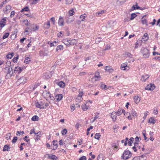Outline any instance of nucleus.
Wrapping results in <instances>:
<instances>
[{
	"label": "nucleus",
	"mask_w": 160,
	"mask_h": 160,
	"mask_svg": "<svg viewBox=\"0 0 160 160\" xmlns=\"http://www.w3.org/2000/svg\"><path fill=\"white\" fill-rule=\"evenodd\" d=\"M131 153L129 151L126 150L124 152L121 157L123 159L127 160L129 158V156H131Z\"/></svg>",
	"instance_id": "1"
},
{
	"label": "nucleus",
	"mask_w": 160,
	"mask_h": 160,
	"mask_svg": "<svg viewBox=\"0 0 160 160\" xmlns=\"http://www.w3.org/2000/svg\"><path fill=\"white\" fill-rule=\"evenodd\" d=\"M27 79L26 77H22L19 79H18L16 82V84L18 85L20 84L23 85L26 82Z\"/></svg>",
	"instance_id": "2"
},
{
	"label": "nucleus",
	"mask_w": 160,
	"mask_h": 160,
	"mask_svg": "<svg viewBox=\"0 0 160 160\" xmlns=\"http://www.w3.org/2000/svg\"><path fill=\"white\" fill-rule=\"evenodd\" d=\"M142 52L143 54V56L144 58H148L150 55V52L149 50L147 48H143L142 50Z\"/></svg>",
	"instance_id": "3"
},
{
	"label": "nucleus",
	"mask_w": 160,
	"mask_h": 160,
	"mask_svg": "<svg viewBox=\"0 0 160 160\" xmlns=\"http://www.w3.org/2000/svg\"><path fill=\"white\" fill-rule=\"evenodd\" d=\"M47 156L48 157L47 158L51 159L52 160H58V157L55 155L47 154L44 155L45 157H46Z\"/></svg>",
	"instance_id": "4"
},
{
	"label": "nucleus",
	"mask_w": 160,
	"mask_h": 160,
	"mask_svg": "<svg viewBox=\"0 0 160 160\" xmlns=\"http://www.w3.org/2000/svg\"><path fill=\"white\" fill-rule=\"evenodd\" d=\"M155 86L153 84L150 83L147 85L145 88V89L146 90H153L155 88Z\"/></svg>",
	"instance_id": "5"
},
{
	"label": "nucleus",
	"mask_w": 160,
	"mask_h": 160,
	"mask_svg": "<svg viewBox=\"0 0 160 160\" xmlns=\"http://www.w3.org/2000/svg\"><path fill=\"white\" fill-rule=\"evenodd\" d=\"M6 20L5 18H3L1 21H0V27L1 28L3 27L6 25Z\"/></svg>",
	"instance_id": "6"
},
{
	"label": "nucleus",
	"mask_w": 160,
	"mask_h": 160,
	"mask_svg": "<svg viewBox=\"0 0 160 160\" xmlns=\"http://www.w3.org/2000/svg\"><path fill=\"white\" fill-rule=\"evenodd\" d=\"M58 24L61 26H63L64 25V19L63 18L60 16L58 22Z\"/></svg>",
	"instance_id": "7"
},
{
	"label": "nucleus",
	"mask_w": 160,
	"mask_h": 160,
	"mask_svg": "<svg viewBox=\"0 0 160 160\" xmlns=\"http://www.w3.org/2000/svg\"><path fill=\"white\" fill-rule=\"evenodd\" d=\"M117 113L116 112H113L110 114V116L112 119L113 121H114L116 120Z\"/></svg>",
	"instance_id": "8"
},
{
	"label": "nucleus",
	"mask_w": 160,
	"mask_h": 160,
	"mask_svg": "<svg viewBox=\"0 0 160 160\" xmlns=\"http://www.w3.org/2000/svg\"><path fill=\"white\" fill-rule=\"evenodd\" d=\"M41 132H38L36 133H35V139L36 141H38L40 139V138L41 137Z\"/></svg>",
	"instance_id": "9"
},
{
	"label": "nucleus",
	"mask_w": 160,
	"mask_h": 160,
	"mask_svg": "<svg viewBox=\"0 0 160 160\" xmlns=\"http://www.w3.org/2000/svg\"><path fill=\"white\" fill-rule=\"evenodd\" d=\"M5 70H8V72L7 74L6 75V76L7 77H11L12 76V75L11 74V72L12 70V68H11L10 67L9 68H5Z\"/></svg>",
	"instance_id": "10"
},
{
	"label": "nucleus",
	"mask_w": 160,
	"mask_h": 160,
	"mask_svg": "<svg viewBox=\"0 0 160 160\" xmlns=\"http://www.w3.org/2000/svg\"><path fill=\"white\" fill-rule=\"evenodd\" d=\"M148 39V34L147 33H145L142 37V41L146 42Z\"/></svg>",
	"instance_id": "11"
},
{
	"label": "nucleus",
	"mask_w": 160,
	"mask_h": 160,
	"mask_svg": "<svg viewBox=\"0 0 160 160\" xmlns=\"http://www.w3.org/2000/svg\"><path fill=\"white\" fill-rule=\"evenodd\" d=\"M22 69L19 67H15V68L14 72L15 73H20L22 71Z\"/></svg>",
	"instance_id": "12"
},
{
	"label": "nucleus",
	"mask_w": 160,
	"mask_h": 160,
	"mask_svg": "<svg viewBox=\"0 0 160 160\" xmlns=\"http://www.w3.org/2000/svg\"><path fill=\"white\" fill-rule=\"evenodd\" d=\"M149 76L148 74L143 75L142 76L141 79L142 81L145 82L146 79L149 78Z\"/></svg>",
	"instance_id": "13"
},
{
	"label": "nucleus",
	"mask_w": 160,
	"mask_h": 160,
	"mask_svg": "<svg viewBox=\"0 0 160 160\" xmlns=\"http://www.w3.org/2000/svg\"><path fill=\"white\" fill-rule=\"evenodd\" d=\"M57 141L56 140H54L53 141V145L54 147V148L53 149V150H56L58 147V144L57 143Z\"/></svg>",
	"instance_id": "14"
},
{
	"label": "nucleus",
	"mask_w": 160,
	"mask_h": 160,
	"mask_svg": "<svg viewBox=\"0 0 160 160\" xmlns=\"http://www.w3.org/2000/svg\"><path fill=\"white\" fill-rule=\"evenodd\" d=\"M50 27V21H48L44 24V27L45 29H48Z\"/></svg>",
	"instance_id": "15"
},
{
	"label": "nucleus",
	"mask_w": 160,
	"mask_h": 160,
	"mask_svg": "<svg viewBox=\"0 0 160 160\" xmlns=\"http://www.w3.org/2000/svg\"><path fill=\"white\" fill-rule=\"evenodd\" d=\"M57 101H61L62 98V94H59L56 96Z\"/></svg>",
	"instance_id": "16"
},
{
	"label": "nucleus",
	"mask_w": 160,
	"mask_h": 160,
	"mask_svg": "<svg viewBox=\"0 0 160 160\" xmlns=\"http://www.w3.org/2000/svg\"><path fill=\"white\" fill-rule=\"evenodd\" d=\"M63 42L67 46L70 45V39H64L63 40Z\"/></svg>",
	"instance_id": "17"
},
{
	"label": "nucleus",
	"mask_w": 160,
	"mask_h": 160,
	"mask_svg": "<svg viewBox=\"0 0 160 160\" xmlns=\"http://www.w3.org/2000/svg\"><path fill=\"white\" fill-rule=\"evenodd\" d=\"M100 78V77L99 75V72H96L94 76L92 77V78H97V79H95V80L97 81L98 80V78Z\"/></svg>",
	"instance_id": "18"
},
{
	"label": "nucleus",
	"mask_w": 160,
	"mask_h": 160,
	"mask_svg": "<svg viewBox=\"0 0 160 160\" xmlns=\"http://www.w3.org/2000/svg\"><path fill=\"white\" fill-rule=\"evenodd\" d=\"M134 101L136 104L138 103L140 100V98L138 96H134Z\"/></svg>",
	"instance_id": "19"
},
{
	"label": "nucleus",
	"mask_w": 160,
	"mask_h": 160,
	"mask_svg": "<svg viewBox=\"0 0 160 160\" xmlns=\"http://www.w3.org/2000/svg\"><path fill=\"white\" fill-rule=\"evenodd\" d=\"M87 15L86 14H84L83 15H81L80 17V18L81 19V21H84L85 20V18H87Z\"/></svg>",
	"instance_id": "20"
},
{
	"label": "nucleus",
	"mask_w": 160,
	"mask_h": 160,
	"mask_svg": "<svg viewBox=\"0 0 160 160\" xmlns=\"http://www.w3.org/2000/svg\"><path fill=\"white\" fill-rule=\"evenodd\" d=\"M70 39V45H73L77 43V41L75 39H72L71 40V39Z\"/></svg>",
	"instance_id": "21"
},
{
	"label": "nucleus",
	"mask_w": 160,
	"mask_h": 160,
	"mask_svg": "<svg viewBox=\"0 0 160 160\" xmlns=\"http://www.w3.org/2000/svg\"><path fill=\"white\" fill-rule=\"evenodd\" d=\"M10 148L8 145H5L3 147V151H8L10 150Z\"/></svg>",
	"instance_id": "22"
},
{
	"label": "nucleus",
	"mask_w": 160,
	"mask_h": 160,
	"mask_svg": "<svg viewBox=\"0 0 160 160\" xmlns=\"http://www.w3.org/2000/svg\"><path fill=\"white\" fill-rule=\"evenodd\" d=\"M106 70L107 71L109 72H112L113 71V70L110 67L107 66L106 67Z\"/></svg>",
	"instance_id": "23"
},
{
	"label": "nucleus",
	"mask_w": 160,
	"mask_h": 160,
	"mask_svg": "<svg viewBox=\"0 0 160 160\" xmlns=\"http://www.w3.org/2000/svg\"><path fill=\"white\" fill-rule=\"evenodd\" d=\"M105 12L104 10H101L99 12L96 13V15L97 16H101V15L104 13Z\"/></svg>",
	"instance_id": "24"
},
{
	"label": "nucleus",
	"mask_w": 160,
	"mask_h": 160,
	"mask_svg": "<svg viewBox=\"0 0 160 160\" xmlns=\"http://www.w3.org/2000/svg\"><path fill=\"white\" fill-rule=\"evenodd\" d=\"M145 16H143L142 18V23L143 24H147V21L146 19L144 18V17H145Z\"/></svg>",
	"instance_id": "25"
},
{
	"label": "nucleus",
	"mask_w": 160,
	"mask_h": 160,
	"mask_svg": "<svg viewBox=\"0 0 160 160\" xmlns=\"http://www.w3.org/2000/svg\"><path fill=\"white\" fill-rule=\"evenodd\" d=\"M63 140L62 139H61L59 141V143L60 145H63V143L64 146H65L67 145V143L66 142L67 141H65L64 142H63Z\"/></svg>",
	"instance_id": "26"
},
{
	"label": "nucleus",
	"mask_w": 160,
	"mask_h": 160,
	"mask_svg": "<svg viewBox=\"0 0 160 160\" xmlns=\"http://www.w3.org/2000/svg\"><path fill=\"white\" fill-rule=\"evenodd\" d=\"M156 120H154L153 118L151 117L150 118L148 122L150 123L154 124L155 123Z\"/></svg>",
	"instance_id": "27"
},
{
	"label": "nucleus",
	"mask_w": 160,
	"mask_h": 160,
	"mask_svg": "<svg viewBox=\"0 0 160 160\" xmlns=\"http://www.w3.org/2000/svg\"><path fill=\"white\" fill-rule=\"evenodd\" d=\"M39 118L37 115H34L31 118L32 121H38L39 120Z\"/></svg>",
	"instance_id": "28"
},
{
	"label": "nucleus",
	"mask_w": 160,
	"mask_h": 160,
	"mask_svg": "<svg viewBox=\"0 0 160 160\" xmlns=\"http://www.w3.org/2000/svg\"><path fill=\"white\" fill-rule=\"evenodd\" d=\"M58 85L61 88H63L65 86V84L62 81H60L58 83Z\"/></svg>",
	"instance_id": "29"
},
{
	"label": "nucleus",
	"mask_w": 160,
	"mask_h": 160,
	"mask_svg": "<svg viewBox=\"0 0 160 160\" xmlns=\"http://www.w3.org/2000/svg\"><path fill=\"white\" fill-rule=\"evenodd\" d=\"M14 53L13 52H12V53H9L8 55H7L6 57L8 59H11L14 56Z\"/></svg>",
	"instance_id": "30"
},
{
	"label": "nucleus",
	"mask_w": 160,
	"mask_h": 160,
	"mask_svg": "<svg viewBox=\"0 0 160 160\" xmlns=\"http://www.w3.org/2000/svg\"><path fill=\"white\" fill-rule=\"evenodd\" d=\"M82 109L84 111H85L88 109V106L86 104H83L81 106Z\"/></svg>",
	"instance_id": "31"
},
{
	"label": "nucleus",
	"mask_w": 160,
	"mask_h": 160,
	"mask_svg": "<svg viewBox=\"0 0 160 160\" xmlns=\"http://www.w3.org/2000/svg\"><path fill=\"white\" fill-rule=\"evenodd\" d=\"M122 108H120L118 110L117 112H116V113L118 116H120L122 113Z\"/></svg>",
	"instance_id": "32"
},
{
	"label": "nucleus",
	"mask_w": 160,
	"mask_h": 160,
	"mask_svg": "<svg viewBox=\"0 0 160 160\" xmlns=\"http://www.w3.org/2000/svg\"><path fill=\"white\" fill-rule=\"evenodd\" d=\"M100 136L101 135L100 133H96L95 135L94 138L95 139H97L98 140H99V138H100Z\"/></svg>",
	"instance_id": "33"
},
{
	"label": "nucleus",
	"mask_w": 160,
	"mask_h": 160,
	"mask_svg": "<svg viewBox=\"0 0 160 160\" xmlns=\"http://www.w3.org/2000/svg\"><path fill=\"white\" fill-rule=\"evenodd\" d=\"M63 49V46L62 45H59L57 47V48L56 49V51H58V50H62Z\"/></svg>",
	"instance_id": "34"
},
{
	"label": "nucleus",
	"mask_w": 160,
	"mask_h": 160,
	"mask_svg": "<svg viewBox=\"0 0 160 160\" xmlns=\"http://www.w3.org/2000/svg\"><path fill=\"white\" fill-rule=\"evenodd\" d=\"M40 85V83L39 82H36L34 86H33V90H34L38 86Z\"/></svg>",
	"instance_id": "35"
},
{
	"label": "nucleus",
	"mask_w": 160,
	"mask_h": 160,
	"mask_svg": "<svg viewBox=\"0 0 160 160\" xmlns=\"http://www.w3.org/2000/svg\"><path fill=\"white\" fill-rule=\"evenodd\" d=\"M137 16V15L135 13H132L131 15V17L130 18V20H133Z\"/></svg>",
	"instance_id": "36"
},
{
	"label": "nucleus",
	"mask_w": 160,
	"mask_h": 160,
	"mask_svg": "<svg viewBox=\"0 0 160 160\" xmlns=\"http://www.w3.org/2000/svg\"><path fill=\"white\" fill-rule=\"evenodd\" d=\"M67 132V130L66 129H63L61 133L62 135H63L66 134Z\"/></svg>",
	"instance_id": "37"
},
{
	"label": "nucleus",
	"mask_w": 160,
	"mask_h": 160,
	"mask_svg": "<svg viewBox=\"0 0 160 160\" xmlns=\"http://www.w3.org/2000/svg\"><path fill=\"white\" fill-rule=\"evenodd\" d=\"M40 0H33L31 3L32 5L36 4L40 1Z\"/></svg>",
	"instance_id": "38"
},
{
	"label": "nucleus",
	"mask_w": 160,
	"mask_h": 160,
	"mask_svg": "<svg viewBox=\"0 0 160 160\" xmlns=\"http://www.w3.org/2000/svg\"><path fill=\"white\" fill-rule=\"evenodd\" d=\"M17 140H18L17 137H14L13 139H12V142L13 143H15L17 141Z\"/></svg>",
	"instance_id": "39"
},
{
	"label": "nucleus",
	"mask_w": 160,
	"mask_h": 160,
	"mask_svg": "<svg viewBox=\"0 0 160 160\" xmlns=\"http://www.w3.org/2000/svg\"><path fill=\"white\" fill-rule=\"evenodd\" d=\"M24 133V132L23 131H17L16 132V134L17 136L23 134Z\"/></svg>",
	"instance_id": "40"
},
{
	"label": "nucleus",
	"mask_w": 160,
	"mask_h": 160,
	"mask_svg": "<svg viewBox=\"0 0 160 160\" xmlns=\"http://www.w3.org/2000/svg\"><path fill=\"white\" fill-rule=\"evenodd\" d=\"M9 35V33L8 32L6 33L3 36L2 38L5 39L7 38Z\"/></svg>",
	"instance_id": "41"
},
{
	"label": "nucleus",
	"mask_w": 160,
	"mask_h": 160,
	"mask_svg": "<svg viewBox=\"0 0 160 160\" xmlns=\"http://www.w3.org/2000/svg\"><path fill=\"white\" fill-rule=\"evenodd\" d=\"M73 0H65L66 4H71Z\"/></svg>",
	"instance_id": "42"
},
{
	"label": "nucleus",
	"mask_w": 160,
	"mask_h": 160,
	"mask_svg": "<svg viewBox=\"0 0 160 160\" xmlns=\"http://www.w3.org/2000/svg\"><path fill=\"white\" fill-rule=\"evenodd\" d=\"M131 114H132V115L133 117H135L136 116L137 113H136V112L135 110L132 109V110Z\"/></svg>",
	"instance_id": "43"
},
{
	"label": "nucleus",
	"mask_w": 160,
	"mask_h": 160,
	"mask_svg": "<svg viewBox=\"0 0 160 160\" xmlns=\"http://www.w3.org/2000/svg\"><path fill=\"white\" fill-rule=\"evenodd\" d=\"M30 61V58L29 57H27L26 58L24 61V62H26L27 63H28V62Z\"/></svg>",
	"instance_id": "44"
},
{
	"label": "nucleus",
	"mask_w": 160,
	"mask_h": 160,
	"mask_svg": "<svg viewBox=\"0 0 160 160\" xmlns=\"http://www.w3.org/2000/svg\"><path fill=\"white\" fill-rule=\"evenodd\" d=\"M11 133H8L6 135V138L7 140H9L10 138Z\"/></svg>",
	"instance_id": "45"
},
{
	"label": "nucleus",
	"mask_w": 160,
	"mask_h": 160,
	"mask_svg": "<svg viewBox=\"0 0 160 160\" xmlns=\"http://www.w3.org/2000/svg\"><path fill=\"white\" fill-rule=\"evenodd\" d=\"M18 56H17L16 57H14L12 59L13 61L14 62H16L17 61V60L18 59Z\"/></svg>",
	"instance_id": "46"
},
{
	"label": "nucleus",
	"mask_w": 160,
	"mask_h": 160,
	"mask_svg": "<svg viewBox=\"0 0 160 160\" xmlns=\"http://www.w3.org/2000/svg\"><path fill=\"white\" fill-rule=\"evenodd\" d=\"M35 106L36 107L40 108V109L42 108L41 107V105L38 102L36 103L35 104Z\"/></svg>",
	"instance_id": "47"
},
{
	"label": "nucleus",
	"mask_w": 160,
	"mask_h": 160,
	"mask_svg": "<svg viewBox=\"0 0 160 160\" xmlns=\"http://www.w3.org/2000/svg\"><path fill=\"white\" fill-rule=\"evenodd\" d=\"M82 97H78L77 98H76V102H80L82 101Z\"/></svg>",
	"instance_id": "48"
},
{
	"label": "nucleus",
	"mask_w": 160,
	"mask_h": 160,
	"mask_svg": "<svg viewBox=\"0 0 160 160\" xmlns=\"http://www.w3.org/2000/svg\"><path fill=\"white\" fill-rule=\"evenodd\" d=\"M28 137L27 136H25L23 138V139L25 141H26L27 142H28L29 141H30V139H27L26 138H28Z\"/></svg>",
	"instance_id": "49"
},
{
	"label": "nucleus",
	"mask_w": 160,
	"mask_h": 160,
	"mask_svg": "<svg viewBox=\"0 0 160 160\" xmlns=\"http://www.w3.org/2000/svg\"><path fill=\"white\" fill-rule=\"evenodd\" d=\"M11 7L10 6L8 5L6 7V11H8V10H11Z\"/></svg>",
	"instance_id": "50"
},
{
	"label": "nucleus",
	"mask_w": 160,
	"mask_h": 160,
	"mask_svg": "<svg viewBox=\"0 0 160 160\" xmlns=\"http://www.w3.org/2000/svg\"><path fill=\"white\" fill-rule=\"evenodd\" d=\"M126 54L128 57L130 58H132V55L131 54V53L129 52H126Z\"/></svg>",
	"instance_id": "51"
},
{
	"label": "nucleus",
	"mask_w": 160,
	"mask_h": 160,
	"mask_svg": "<svg viewBox=\"0 0 160 160\" xmlns=\"http://www.w3.org/2000/svg\"><path fill=\"white\" fill-rule=\"evenodd\" d=\"M148 112L147 111V112H146L144 113V116L143 117V118L144 119H145L147 117V116L148 115Z\"/></svg>",
	"instance_id": "52"
},
{
	"label": "nucleus",
	"mask_w": 160,
	"mask_h": 160,
	"mask_svg": "<svg viewBox=\"0 0 160 160\" xmlns=\"http://www.w3.org/2000/svg\"><path fill=\"white\" fill-rule=\"evenodd\" d=\"M83 95V92H82V91H81V92L79 91V93L78 95V97H82V96Z\"/></svg>",
	"instance_id": "53"
},
{
	"label": "nucleus",
	"mask_w": 160,
	"mask_h": 160,
	"mask_svg": "<svg viewBox=\"0 0 160 160\" xmlns=\"http://www.w3.org/2000/svg\"><path fill=\"white\" fill-rule=\"evenodd\" d=\"M143 136L144 138V139L145 140L147 141H148V138H147L146 136V133H143Z\"/></svg>",
	"instance_id": "54"
},
{
	"label": "nucleus",
	"mask_w": 160,
	"mask_h": 160,
	"mask_svg": "<svg viewBox=\"0 0 160 160\" xmlns=\"http://www.w3.org/2000/svg\"><path fill=\"white\" fill-rule=\"evenodd\" d=\"M101 85L100 86L101 88L102 89H104V88H105V85L104 84H103L102 82H101Z\"/></svg>",
	"instance_id": "55"
},
{
	"label": "nucleus",
	"mask_w": 160,
	"mask_h": 160,
	"mask_svg": "<svg viewBox=\"0 0 160 160\" xmlns=\"http://www.w3.org/2000/svg\"><path fill=\"white\" fill-rule=\"evenodd\" d=\"M82 138L79 139L78 141V143L79 145H81L82 144Z\"/></svg>",
	"instance_id": "56"
},
{
	"label": "nucleus",
	"mask_w": 160,
	"mask_h": 160,
	"mask_svg": "<svg viewBox=\"0 0 160 160\" xmlns=\"http://www.w3.org/2000/svg\"><path fill=\"white\" fill-rule=\"evenodd\" d=\"M79 160H86V158L85 156H83L81 157Z\"/></svg>",
	"instance_id": "57"
},
{
	"label": "nucleus",
	"mask_w": 160,
	"mask_h": 160,
	"mask_svg": "<svg viewBox=\"0 0 160 160\" xmlns=\"http://www.w3.org/2000/svg\"><path fill=\"white\" fill-rule=\"evenodd\" d=\"M110 47L108 45H106L105 46V48L104 49V50H107L110 49Z\"/></svg>",
	"instance_id": "58"
},
{
	"label": "nucleus",
	"mask_w": 160,
	"mask_h": 160,
	"mask_svg": "<svg viewBox=\"0 0 160 160\" xmlns=\"http://www.w3.org/2000/svg\"><path fill=\"white\" fill-rule=\"evenodd\" d=\"M15 15V11H12L11 12L10 15V17L11 18H12Z\"/></svg>",
	"instance_id": "59"
},
{
	"label": "nucleus",
	"mask_w": 160,
	"mask_h": 160,
	"mask_svg": "<svg viewBox=\"0 0 160 160\" xmlns=\"http://www.w3.org/2000/svg\"><path fill=\"white\" fill-rule=\"evenodd\" d=\"M50 20L52 22L53 24H54L55 23V18L54 17H52L51 18Z\"/></svg>",
	"instance_id": "60"
},
{
	"label": "nucleus",
	"mask_w": 160,
	"mask_h": 160,
	"mask_svg": "<svg viewBox=\"0 0 160 160\" xmlns=\"http://www.w3.org/2000/svg\"><path fill=\"white\" fill-rule=\"evenodd\" d=\"M23 22L25 23V25L28 26V21L27 19L24 20H23Z\"/></svg>",
	"instance_id": "61"
},
{
	"label": "nucleus",
	"mask_w": 160,
	"mask_h": 160,
	"mask_svg": "<svg viewBox=\"0 0 160 160\" xmlns=\"http://www.w3.org/2000/svg\"><path fill=\"white\" fill-rule=\"evenodd\" d=\"M32 133H34L35 134V133H36L34 131V129H31V131H30V134H32Z\"/></svg>",
	"instance_id": "62"
},
{
	"label": "nucleus",
	"mask_w": 160,
	"mask_h": 160,
	"mask_svg": "<svg viewBox=\"0 0 160 160\" xmlns=\"http://www.w3.org/2000/svg\"><path fill=\"white\" fill-rule=\"evenodd\" d=\"M158 111L157 109H156V110L154 109L153 111V113L155 115H157L158 114Z\"/></svg>",
	"instance_id": "63"
},
{
	"label": "nucleus",
	"mask_w": 160,
	"mask_h": 160,
	"mask_svg": "<svg viewBox=\"0 0 160 160\" xmlns=\"http://www.w3.org/2000/svg\"><path fill=\"white\" fill-rule=\"evenodd\" d=\"M73 12H74L73 11V10H70L69 12V14L70 15V16H71L73 14Z\"/></svg>",
	"instance_id": "64"
}]
</instances>
